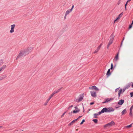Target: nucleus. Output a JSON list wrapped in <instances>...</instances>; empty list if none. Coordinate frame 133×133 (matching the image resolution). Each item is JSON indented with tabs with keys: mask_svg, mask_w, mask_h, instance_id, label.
Returning a JSON list of instances; mask_svg holds the SVG:
<instances>
[{
	"mask_svg": "<svg viewBox=\"0 0 133 133\" xmlns=\"http://www.w3.org/2000/svg\"><path fill=\"white\" fill-rule=\"evenodd\" d=\"M92 121L96 123H97L98 122V120L97 119H93Z\"/></svg>",
	"mask_w": 133,
	"mask_h": 133,
	"instance_id": "obj_24",
	"label": "nucleus"
},
{
	"mask_svg": "<svg viewBox=\"0 0 133 133\" xmlns=\"http://www.w3.org/2000/svg\"><path fill=\"white\" fill-rule=\"evenodd\" d=\"M132 25H131V24L130 25H129V29H130L131 28H132Z\"/></svg>",
	"mask_w": 133,
	"mask_h": 133,
	"instance_id": "obj_42",
	"label": "nucleus"
},
{
	"mask_svg": "<svg viewBox=\"0 0 133 133\" xmlns=\"http://www.w3.org/2000/svg\"><path fill=\"white\" fill-rule=\"evenodd\" d=\"M129 115L131 117L132 116L133 114H132V110H130V112L129 113Z\"/></svg>",
	"mask_w": 133,
	"mask_h": 133,
	"instance_id": "obj_21",
	"label": "nucleus"
},
{
	"mask_svg": "<svg viewBox=\"0 0 133 133\" xmlns=\"http://www.w3.org/2000/svg\"><path fill=\"white\" fill-rule=\"evenodd\" d=\"M44 105H45V106H46V105H47V104H46V103H45L44 104Z\"/></svg>",
	"mask_w": 133,
	"mask_h": 133,
	"instance_id": "obj_50",
	"label": "nucleus"
},
{
	"mask_svg": "<svg viewBox=\"0 0 133 133\" xmlns=\"http://www.w3.org/2000/svg\"><path fill=\"white\" fill-rule=\"evenodd\" d=\"M127 112V110L126 109H124L122 112V115H123L125 114Z\"/></svg>",
	"mask_w": 133,
	"mask_h": 133,
	"instance_id": "obj_17",
	"label": "nucleus"
},
{
	"mask_svg": "<svg viewBox=\"0 0 133 133\" xmlns=\"http://www.w3.org/2000/svg\"><path fill=\"white\" fill-rule=\"evenodd\" d=\"M73 124V123H72V122H71L68 125L69 126H70L72 125Z\"/></svg>",
	"mask_w": 133,
	"mask_h": 133,
	"instance_id": "obj_39",
	"label": "nucleus"
},
{
	"mask_svg": "<svg viewBox=\"0 0 133 133\" xmlns=\"http://www.w3.org/2000/svg\"><path fill=\"white\" fill-rule=\"evenodd\" d=\"M66 112H65L64 113L63 115L61 116V117H62L63 116H64V115H65V114L66 113Z\"/></svg>",
	"mask_w": 133,
	"mask_h": 133,
	"instance_id": "obj_40",
	"label": "nucleus"
},
{
	"mask_svg": "<svg viewBox=\"0 0 133 133\" xmlns=\"http://www.w3.org/2000/svg\"><path fill=\"white\" fill-rule=\"evenodd\" d=\"M54 94V93H52V94L50 96V97L48 99V101H49L50 99L52 98V97L53 96V95Z\"/></svg>",
	"mask_w": 133,
	"mask_h": 133,
	"instance_id": "obj_20",
	"label": "nucleus"
},
{
	"mask_svg": "<svg viewBox=\"0 0 133 133\" xmlns=\"http://www.w3.org/2000/svg\"><path fill=\"white\" fill-rule=\"evenodd\" d=\"M113 68V65L112 63H111V67L110 68L111 69H112Z\"/></svg>",
	"mask_w": 133,
	"mask_h": 133,
	"instance_id": "obj_35",
	"label": "nucleus"
},
{
	"mask_svg": "<svg viewBox=\"0 0 133 133\" xmlns=\"http://www.w3.org/2000/svg\"><path fill=\"white\" fill-rule=\"evenodd\" d=\"M78 111H77L76 110H74V111H73L72 112L73 113H77L78 112ZM72 112H71V113Z\"/></svg>",
	"mask_w": 133,
	"mask_h": 133,
	"instance_id": "obj_27",
	"label": "nucleus"
},
{
	"mask_svg": "<svg viewBox=\"0 0 133 133\" xmlns=\"http://www.w3.org/2000/svg\"><path fill=\"white\" fill-rule=\"evenodd\" d=\"M99 115V113H98V114H94V117L95 118H97V117L96 116Z\"/></svg>",
	"mask_w": 133,
	"mask_h": 133,
	"instance_id": "obj_25",
	"label": "nucleus"
},
{
	"mask_svg": "<svg viewBox=\"0 0 133 133\" xmlns=\"http://www.w3.org/2000/svg\"><path fill=\"white\" fill-rule=\"evenodd\" d=\"M32 49V48L31 47H28L27 49H25L28 54H29L31 51Z\"/></svg>",
	"mask_w": 133,
	"mask_h": 133,
	"instance_id": "obj_10",
	"label": "nucleus"
},
{
	"mask_svg": "<svg viewBox=\"0 0 133 133\" xmlns=\"http://www.w3.org/2000/svg\"><path fill=\"white\" fill-rule=\"evenodd\" d=\"M121 0H119L118 1V2H117L118 5H119L120 4L121 2Z\"/></svg>",
	"mask_w": 133,
	"mask_h": 133,
	"instance_id": "obj_32",
	"label": "nucleus"
},
{
	"mask_svg": "<svg viewBox=\"0 0 133 133\" xmlns=\"http://www.w3.org/2000/svg\"><path fill=\"white\" fill-rule=\"evenodd\" d=\"M66 15H66V14H65V16L64 17V19H65V18H66Z\"/></svg>",
	"mask_w": 133,
	"mask_h": 133,
	"instance_id": "obj_46",
	"label": "nucleus"
},
{
	"mask_svg": "<svg viewBox=\"0 0 133 133\" xmlns=\"http://www.w3.org/2000/svg\"><path fill=\"white\" fill-rule=\"evenodd\" d=\"M82 116H79V117H78V118L77 119V120L79 119V118H80L81 117H82Z\"/></svg>",
	"mask_w": 133,
	"mask_h": 133,
	"instance_id": "obj_44",
	"label": "nucleus"
},
{
	"mask_svg": "<svg viewBox=\"0 0 133 133\" xmlns=\"http://www.w3.org/2000/svg\"><path fill=\"white\" fill-rule=\"evenodd\" d=\"M0 80H1V79H0Z\"/></svg>",
	"mask_w": 133,
	"mask_h": 133,
	"instance_id": "obj_58",
	"label": "nucleus"
},
{
	"mask_svg": "<svg viewBox=\"0 0 133 133\" xmlns=\"http://www.w3.org/2000/svg\"><path fill=\"white\" fill-rule=\"evenodd\" d=\"M63 88V87H61L58 89L57 91H54L53 93H54V94H55L56 93H58L59 92H60V91Z\"/></svg>",
	"mask_w": 133,
	"mask_h": 133,
	"instance_id": "obj_14",
	"label": "nucleus"
},
{
	"mask_svg": "<svg viewBox=\"0 0 133 133\" xmlns=\"http://www.w3.org/2000/svg\"><path fill=\"white\" fill-rule=\"evenodd\" d=\"M122 13H121L119 15L118 17L114 21V23H115L116 21H117L118 19H119L121 17V15H122Z\"/></svg>",
	"mask_w": 133,
	"mask_h": 133,
	"instance_id": "obj_16",
	"label": "nucleus"
},
{
	"mask_svg": "<svg viewBox=\"0 0 133 133\" xmlns=\"http://www.w3.org/2000/svg\"><path fill=\"white\" fill-rule=\"evenodd\" d=\"M2 61L0 60V65L1 64H2Z\"/></svg>",
	"mask_w": 133,
	"mask_h": 133,
	"instance_id": "obj_43",
	"label": "nucleus"
},
{
	"mask_svg": "<svg viewBox=\"0 0 133 133\" xmlns=\"http://www.w3.org/2000/svg\"><path fill=\"white\" fill-rule=\"evenodd\" d=\"M74 5H73L71 8L70 9L68 10L67 11H66L65 14H66V15H67L68 14L70 13L72 11L74 8Z\"/></svg>",
	"mask_w": 133,
	"mask_h": 133,
	"instance_id": "obj_5",
	"label": "nucleus"
},
{
	"mask_svg": "<svg viewBox=\"0 0 133 133\" xmlns=\"http://www.w3.org/2000/svg\"><path fill=\"white\" fill-rule=\"evenodd\" d=\"M102 44H101L100 45H99L98 46V47L97 48V49H98V50H99L102 46Z\"/></svg>",
	"mask_w": 133,
	"mask_h": 133,
	"instance_id": "obj_22",
	"label": "nucleus"
},
{
	"mask_svg": "<svg viewBox=\"0 0 133 133\" xmlns=\"http://www.w3.org/2000/svg\"><path fill=\"white\" fill-rule=\"evenodd\" d=\"M11 29L10 31L11 33H12L14 31V29L15 26V24H13L11 25Z\"/></svg>",
	"mask_w": 133,
	"mask_h": 133,
	"instance_id": "obj_6",
	"label": "nucleus"
},
{
	"mask_svg": "<svg viewBox=\"0 0 133 133\" xmlns=\"http://www.w3.org/2000/svg\"><path fill=\"white\" fill-rule=\"evenodd\" d=\"M132 88H133V83H132Z\"/></svg>",
	"mask_w": 133,
	"mask_h": 133,
	"instance_id": "obj_54",
	"label": "nucleus"
},
{
	"mask_svg": "<svg viewBox=\"0 0 133 133\" xmlns=\"http://www.w3.org/2000/svg\"><path fill=\"white\" fill-rule=\"evenodd\" d=\"M6 76H3L2 77H0V79H1L2 80L4 78H5Z\"/></svg>",
	"mask_w": 133,
	"mask_h": 133,
	"instance_id": "obj_28",
	"label": "nucleus"
},
{
	"mask_svg": "<svg viewBox=\"0 0 133 133\" xmlns=\"http://www.w3.org/2000/svg\"><path fill=\"white\" fill-rule=\"evenodd\" d=\"M130 87V85L129 84H128L126 86L125 88L127 89L129 88Z\"/></svg>",
	"mask_w": 133,
	"mask_h": 133,
	"instance_id": "obj_34",
	"label": "nucleus"
},
{
	"mask_svg": "<svg viewBox=\"0 0 133 133\" xmlns=\"http://www.w3.org/2000/svg\"><path fill=\"white\" fill-rule=\"evenodd\" d=\"M73 107V105H71V106H70V107H69V108H70L72 107Z\"/></svg>",
	"mask_w": 133,
	"mask_h": 133,
	"instance_id": "obj_48",
	"label": "nucleus"
},
{
	"mask_svg": "<svg viewBox=\"0 0 133 133\" xmlns=\"http://www.w3.org/2000/svg\"><path fill=\"white\" fill-rule=\"evenodd\" d=\"M90 93L92 97H95L96 96V93L95 92L93 91H91Z\"/></svg>",
	"mask_w": 133,
	"mask_h": 133,
	"instance_id": "obj_9",
	"label": "nucleus"
},
{
	"mask_svg": "<svg viewBox=\"0 0 133 133\" xmlns=\"http://www.w3.org/2000/svg\"><path fill=\"white\" fill-rule=\"evenodd\" d=\"M76 130V131H78V129H77Z\"/></svg>",
	"mask_w": 133,
	"mask_h": 133,
	"instance_id": "obj_55",
	"label": "nucleus"
},
{
	"mask_svg": "<svg viewBox=\"0 0 133 133\" xmlns=\"http://www.w3.org/2000/svg\"><path fill=\"white\" fill-rule=\"evenodd\" d=\"M132 127V124H130V125L127 126H126V127L128 128H129L130 127Z\"/></svg>",
	"mask_w": 133,
	"mask_h": 133,
	"instance_id": "obj_26",
	"label": "nucleus"
},
{
	"mask_svg": "<svg viewBox=\"0 0 133 133\" xmlns=\"http://www.w3.org/2000/svg\"><path fill=\"white\" fill-rule=\"evenodd\" d=\"M127 5V4H125V9H126V6Z\"/></svg>",
	"mask_w": 133,
	"mask_h": 133,
	"instance_id": "obj_49",
	"label": "nucleus"
},
{
	"mask_svg": "<svg viewBox=\"0 0 133 133\" xmlns=\"http://www.w3.org/2000/svg\"><path fill=\"white\" fill-rule=\"evenodd\" d=\"M114 37V36L113 34H111L110 36V39L108 43L109 44H111L112 43Z\"/></svg>",
	"mask_w": 133,
	"mask_h": 133,
	"instance_id": "obj_3",
	"label": "nucleus"
},
{
	"mask_svg": "<svg viewBox=\"0 0 133 133\" xmlns=\"http://www.w3.org/2000/svg\"><path fill=\"white\" fill-rule=\"evenodd\" d=\"M131 0H128V2H129L131 1Z\"/></svg>",
	"mask_w": 133,
	"mask_h": 133,
	"instance_id": "obj_51",
	"label": "nucleus"
},
{
	"mask_svg": "<svg viewBox=\"0 0 133 133\" xmlns=\"http://www.w3.org/2000/svg\"><path fill=\"white\" fill-rule=\"evenodd\" d=\"M27 54H28L25 49L22 50L20 51L19 54L17 57L16 59H17L22 56H25Z\"/></svg>",
	"mask_w": 133,
	"mask_h": 133,
	"instance_id": "obj_1",
	"label": "nucleus"
},
{
	"mask_svg": "<svg viewBox=\"0 0 133 133\" xmlns=\"http://www.w3.org/2000/svg\"><path fill=\"white\" fill-rule=\"evenodd\" d=\"M133 108V105L131 106V107L130 108V110H132Z\"/></svg>",
	"mask_w": 133,
	"mask_h": 133,
	"instance_id": "obj_38",
	"label": "nucleus"
},
{
	"mask_svg": "<svg viewBox=\"0 0 133 133\" xmlns=\"http://www.w3.org/2000/svg\"><path fill=\"white\" fill-rule=\"evenodd\" d=\"M122 89H120V90L118 91V95L119 97L120 95L122 93Z\"/></svg>",
	"mask_w": 133,
	"mask_h": 133,
	"instance_id": "obj_19",
	"label": "nucleus"
},
{
	"mask_svg": "<svg viewBox=\"0 0 133 133\" xmlns=\"http://www.w3.org/2000/svg\"><path fill=\"white\" fill-rule=\"evenodd\" d=\"M128 2V1H127L126 3V4H128V2Z\"/></svg>",
	"mask_w": 133,
	"mask_h": 133,
	"instance_id": "obj_53",
	"label": "nucleus"
},
{
	"mask_svg": "<svg viewBox=\"0 0 133 133\" xmlns=\"http://www.w3.org/2000/svg\"><path fill=\"white\" fill-rule=\"evenodd\" d=\"M49 101H48V100L47 99V100H46V102L45 103H46V104H47V103H48V102H49Z\"/></svg>",
	"mask_w": 133,
	"mask_h": 133,
	"instance_id": "obj_47",
	"label": "nucleus"
},
{
	"mask_svg": "<svg viewBox=\"0 0 133 133\" xmlns=\"http://www.w3.org/2000/svg\"><path fill=\"white\" fill-rule=\"evenodd\" d=\"M106 109V112H108V108H105Z\"/></svg>",
	"mask_w": 133,
	"mask_h": 133,
	"instance_id": "obj_41",
	"label": "nucleus"
},
{
	"mask_svg": "<svg viewBox=\"0 0 133 133\" xmlns=\"http://www.w3.org/2000/svg\"><path fill=\"white\" fill-rule=\"evenodd\" d=\"M99 50H98V49H97L94 51V53H95L97 52H98V51H99Z\"/></svg>",
	"mask_w": 133,
	"mask_h": 133,
	"instance_id": "obj_30",
	"label": "nucleus"
},
{
	"mask_svg": "<svg viewBox=\"0 0 133 133\" xmlns=\"http://www.w3.org/2000/svg\"><path fill=\"white\" fill-rule=\"evenodd\" d=\"M75 108L76 109V110L77 111H78V112H79V109L77 107H75Z\"/></svg>",
	"mask_w": 133,
	"mask_h": 133,
	"instance_id": "obj_23",
	"label": "nucleus"
},
{
	"mask_svg": "<svg viewBox=\"0 0 133 133\" xmlns=\"http://www.w3.org/2000/svg\"><path fill=\"white\" fill-rule=\"evenodd\" d=\"M89 89L91 90H94L96 91H98L99 90L95 86L90 87L89 88Z\"/></svg>",
	"mask_w": 133,
	"mask_h": 133,
	"instance_id": "obj_7",
	"label": "nucleus"
},
{
	"mask_svg": "<svg viewBox=\"0 0 133 133\" xmlns=\"http://www.w3.org/2000/svg\"><path fill=\"white\" fill-rule=\"evenodd\" d=\"M84 97L83 94H81L80 96V97L78 99H76V101L77 102H79L82 100Z\"/></svg>",
	"mask_w": 133,
	"mask_h": 133,
	"instance_id": "obj_4",
	"label": "nucleus"
},
{
	"mask_svg": "<svg viewBox=\"0 0 133 133\" xmlns=\"http://www.w3.org/2000/svg\"><path fill=\"white\" fill-rule=\"evenodd\" d=\"M94 104V102H91L90 103V105H92L93 104Z\"/></svg>",
	"mask_w": 133,
	"mask_h": 133,
	"instance_id": "obj_45",
	"label": "nucleus"
},
{
	"mask_svg": "<svg viewBox=\"0 0 133 133\" xmlns=\"http://www.w3.org/2000/svg\"><path fill=\"white\" fill-rule=\"evenodd\" d=\"M118 108V107H116V108Z\"/></svg>",
	"mask_w": 133,
	"mask_h": 133,
	"instance_id": "obj_57",
	"label": "nucleus"
},
{
	"mask_svg": "<svg viewBox=\"0 0 133 133\" xmlns=\"http://www.w3.org/2000/svg\"><path fill=\"white\" fill-rule=\"evenodd\" d=\"M85 122V120L84 119H83L81 123L80 124L82 125V124L83 123Z\"/></svg>",
	"mask_w": 133,
	"mask_h": 133,
	"instance_id": "obj_31",
	"label": "nucleus"
},
{
	"mask_svg": "<svg viewBox=\"0 0 133 133\" xmlns=\"http://www.w3.org/2000/svg\"><path fill=\"white\" fill-rule=\"evenodd\" d=\"M1 127H1L0 126V128H1Z\"/></svg>",
	"mask_w": 133,
	"mask_h": 133,
	"instance_id": "obj_56",
	"label": "nucleus"
},
{
	"mask_svg": "<svg viewBox=\"0 0 133 133\" xmlns=\"http://www.w3.org/2000/svg\"><path fill=\"white\" fill-rule=\"evenodd\" d=\"M77 119H75L74 120L72 121L71 122L73 124L74 123H75L76 121H77Z\"/></svg>",
	"mask_w": 133,
	"mask_h": 133,
	"instance_id": "obj_29",
	"label": "nucleus"
},
{
	"mask_svg": "<svg viewBox=\"0 0 133 133\" xmlns=\"http://www.w3.org/2000/svg\"><path fill=\"white\" fill-rule=\"evenodd\" d=\"M131 25H132L133 24V21H132V23H131Z\"/></svg>",
	"mask_w": 133,
	"mask_h": 133,
	"instance_id": "obj_52",
	"label": "nucleus"
},
{
	"mask_svg": "<svg viewBox=\"0 0 133 133\" xmlns=\"http://www.w3.org/2000/svg\"><path fill=\"white\" fill-rule=\"evenodd\" d=\"M111 74V73H110V69H109L107 73V75L108 76H109Z\"/></svg>",
	"mask_w": 133,
	"mask_h": 133,
	"instance_id": "obj_18",
	"label": "nucleus"
},
{
	"mask_svg": "<svg viewBox=\"0 0 133 133\" xmlns=\"http://www.w3.org/2000/svg\"><path fill=\"white\" fill-rule=\"evenodd\" d=\"M108 112H111L114 111L115 109L113 108L112 107H109L108 108Z\"/></svg>",
	"mask_w": 133,
	"mask_h": 133,
	"instance_id": "obj_12",
	"label": "nucleus"
},
{
	"mask_svg": "<svg viewBox=\"0 0 133 133\" xmlns=\"http://www.w3.org/2000/svg\"><path fill=\"white\" fill-rule=\"evenodd\" d=\"M118 53L115 56L113 61H117L118 59Z\"/></svg>",
	"mask_w": 133,
	"mask_h": 133,
	"instance_id": "obj_11",
	"label": "nucleus"
},
{
	"mask_svg": "<svg viewBox=\"0 0 133 133\" xmlns=\"http://www.w3.org/2000/svg\"><path fill=\"white\" fill-rule=\"evenodd\" d=\"M106 109L105 108H103L102 109L101 111L99 112V114H100L102 113L106 112Z\"/></svg>",
	"mask_w": 133,
	"mask_h": 133,
	"instance_id": "obj_15",
	"label": "nucleus"
},
{
	"mask_svg": "<svg viewBox=\"0 0 133 133\" xmlns=\"http://www.w3.org/2000/svg\"><path fill=\"white\" fill-rule=\"evenodd\" d=\"M114 99V98H107L105 99V101L104 102H103V103H104L109 102H110V101L113 100Z\"/></svg>",
	"mask_w": 133,
	"mask_h": 133,
	"instance_id": "obj_8",
	"label": "nucleus"
},
{
	"mask_svg": "<svg viewBox=\"0 0 133 133\" xmlns=\"http://www.w3.org/2000/svg\"><path fill=\"white\" fill-rule=\"evenodd\" d=\"M126 89H127L125 88V87L124 89H123V90H122V92H123L125 91Z\"/></svg>",
	"mask_w": 133,
	"mask_h": 133,
	"instance_id": "obj_37",
	"label": "nucleus"
},
{
	"mask_svg": "<svg viewBox=\"0 0 133 133\" xmlns=\"http://www.w3.org/2000/svg\"><path fill=\"white\" fill-rule=\"evenodd\" d=\"M131 97H132L133 96V92H131L130 93Z\"/></svg>",
	"mask_w": 133,
	"mask_h": 133,
	"instance_id": "obj_36",
	"label": "nucleus"
},
{
	"mask_svg": "<svg viewBox=\"0 0 133 133\" xmlns=\"http://www.w3.org/2000/svg\"><path fill=\"white\" fill-rule=\"evenodd\" d=\"M115 124V122L112 121L105 125H104V127L105 128L106 127L110 128L112 125Z\"/></svg>",
	"mask_w": 133,
	"mask_h": 133,
	"instance_id": "obj_2",
	"label": "nucleus"
},
{
	"mask_svg": "<svg viewBox=\"0 0 133 133\" xmlns=\"http://www.w3.org/2000/svg\"><path fill=\"white\" fill-rule=\"evenodd\" d=\"M110 45H111V44H109V43H108V45H107V48L108 49H109V46H110Z\"/></svg>",
	"mask_w": 133,
	"mask_h": 133,
	"instance_id": "obj_33",
	"label": "nucleus"
},
{
	"mask_svg": "<svg viewBox=\"0 0 133 133\" xmlns=\"http://www.w3.org/2000/svg\"><path fill=\"white\" fill-rule=\"evenodd\" d=\"M124 101L123 100L121 99L118 102V104L120 105H121L124 103Z\"/></svg>",
	"mask_w": 133,
	"mask_h": 133,
	"instance_id": "obj_13",
	"label": "nucleus"
}]
</instances>
